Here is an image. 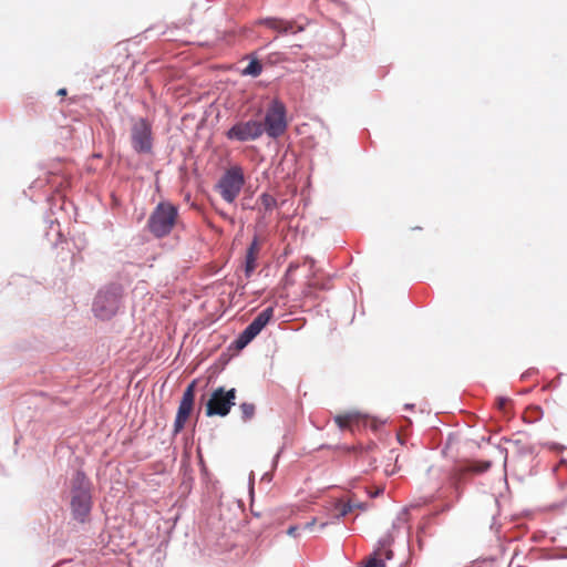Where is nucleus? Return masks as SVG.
<instances>
[{"label": "nucleus", "instance_id": "nucleus-2", "mask_svg": "<svg viewBox=\"0 0 567 567\" xmlns=\"http://www.w3.org/2000/svg\"><path fill=\"white\" fill-rule=\"evenodd\" d=\"M178 218V209L168 202L159 203L147 220V229L156 238H163L171 234Z\"/></svg>", "mask_w": 567, "mask_h": 567}, {"label": "nucleus", "instance_id": "nucleus-12", "mask_svg": "<svg viewBox=\"0 0 567 567\" xmlns=\"http://www.w3.org/2000/svg\"><path fill=\"white\" fill-rule=\"evenodd\" d=\"M489 467L491 462L488 461H474L466 465L455 467L450 476L451 485L454 487L455 492L460 494L461 483L466 474H481L489 470Z\"/></svg>", "mask_w": 567, "mask_h": 567}, {"label": "nucleus", "instance_id": "nucleus-21", "mask_svg": "<svg viewBox=\"0 0 567 567\" xmlns=\"http://www.w3.org/2000/svg\"><path fill=\"white\" fill-rule=\"evenodd\" d=\"M509 404H511V399H508V398L499 396L496 400L497 408L501 411H503L504 413H507V409H508Z\"/></svg>", "mask_w": 567, "mask_h": 567}, {"label": "nucleus", "instance_id": "nucleus-3", "mask_svg": "<svg viewBox=\"0 0 567 567\" xmlns=\"http://www.w3.org/2000/svg\"><path fill=\"white\" fill-rule=\"evenodd\" d=\"M245 185L244 171L239 165L230 166L218 181L216 188L227 203H234Z\"/></svg>", "mask_w": 567, "mask_h": 567}, {"label": "nucleus", "instance_id": "nucleus-7", "mask_svg": "<svg viewBox=\"0 0 567 567\" xmlns=\"http://www.w3.org/2000/svg\"><path fill=\"white\" fill-rule=\"evenodd\" d=\"M132 146L137 153H151L153 147L152 125L145 118L134 121L131 130Z\"/></svg>", "mask_w": 567, "mask_h": 567}, {"label": "nucleus", "instance_id": "nucleus-23", "mask_svg": "<svg viewBox=\"0 0 567 567\" xmlns=\"http://www.w3.org/2000/svg\"><path fill=\"white\" fill-rule=\"evenodd\" d=\"M316 518H313L311 522H308L307 524L303 525V528L305 529H311L315 525H316Z\"/></svg>", "mask_w": 567, "mask_h": 567}, {"label": "nucleus", "instance_id": "nucleus-13", "mask_svg": "<svg viewBox=\"0 0 567 567\" xmlns=\"http://www.w3.org/2000/svg\"><path fill=\"white\" fill-rule=\"evenodd\" d=\"M391 539L384 538L379 543V547L369 556L365 567H385V560L393 556L390 549Z\"/></svg>", "mask_w": 567, "mask_h": 567}, {"label": "nucleus", "instance_id": "nucleus-4", "mask_svg": "<svg viewBox=\"0 0 567 567\" xmlns=\"http://www.w3.org/2000/svg\"><path fill=\"white\" fill-rule=\"evenodd\" d=\"M264 132L272 138H277L285 134L288 123L286 120V106L279 100H274L265 116Z\"/></svg>", "mask_w": 567, "mask_h": 567}, {"label": "nucleus", "instance_id": "nucleus-1", "mask_svg": "<svg viewBox=\"0 0 567 567\" xmlns=\"http://www.w3.org/2000/svg\"><path fill=\"white\" fill-rule=\"evenodd\" d=\"M70 507L74 520L80 524L90 520L92 509L91 484L82 472H76L72 478Z\"/></svg>", "mask_w": 567, "mask_h": 567}, {"label": "nucleus", "instance_id": "nucleus-10", "mask_svg": "<svg viewBox=\"0 0 567 567\" xmlns=\"http://www.w3.org/2000/svg\"><path fill=\"white\" fill-rule=\"evenodd\" d=\"M264 133V125L259 121H247V122H239L231 126L228 132L226 133V136L229 140H236L240 142L245 141H254L260 137Z\"/></svg>", "mask_w": 567, "mask_h": 567}, {"label": "nucleus", "instance_id": "nucleus-19", "mask_svg": "<svg viewBox=\"0 0 567 567\" xmlns=\"http://www.w3.org/2000/svg\"><path fill=\"white\" fill-rule=\"evenodd\" d=\"M259 199L266 210H271L277 206L276 198L270 194L264 193Z\"/></svg>", "mask_w": 567, "mask_h": 567}, {"label": "nucleus", "instance_id": "nucleus-11", "mask_svg": "<svg viewBox=\"0 0 567 567\" xmlns=\"http://www.w3.org/2000/svg\"><path fill=\"white\" fill-rule=\"evenodd\" d=\"M195 384L193 381L184 391L174 422V434L179 433L187 422L194 406Z\"/></svg>", "mask_w": 567, "mask_h": 567}, {"label": "nucleus", "instance_id": "nucleus-8", "mask_svg": "<svg viewBox=\"0 0 567 567\" xmlns=\"http://www.w3.org/2000/svg\"><path fill=\"white\" fill-rule=\"evenodd\" d=\"M274 317V308L268 307L264 309L257 317L247 326L240 333L236 343L239 349L246 347L260 331L268 324Z\"/></svg>", "mask_w": 567, "mask_h": 567}, {"label": "nucleus", "instance_id": "nucleus-6", "mask_svg": "<svg viewBox=\"0 0 567 567\" xmlns=\"http://www.w3.org/2000/svg\"><path fill=\"white\" fill-rule=\"evenodd\" d=\"M236 389L226 391L224 388H217L210 395V399L206 403V415L207 416H226L231 406L235 405Z\"/></svg>", "mask_w": 567, "mask_h": 567}, {"label": "nucleus", "instance_id": "nucleus-20", "mask_svg": "<svg viewBox=\"0 0 567 567\" xmlns=\"http://www.w3.org/2000/svg\"><path fill=\"white\" fill-rule=\"evenodd\" d=\"M338 516H346L347 514L353 511V505L351 502L349 503H339L337 505Z\"/></svg>", "mask_w": 567, "mask_h": 567}, {"label": "nucleus", "instance_id": "nucleus-9", "mask_svg": "<svg viewBox=\"0 0 567 567\" xmlns=\"http://www.w3.org/2000/svg\"><path fill=\"white\" fill-rule=\"evenodd\" d=\"M274 317V308L268 307L264 309L257 317L247 326L240 333L236 343L239 349L246 347L260 331L268 324Z\"/></svg>", "mask_w": 567, "mask_h": 567}, {"label": "nucleus", "instance_id": "nucleus-16", "mask_svg": "<svg viewBox=\"0 0 567 567\" xmlns=\"http://www.w3.org/2000/svg\"><path fill=\"white\" fill-rule=\"evenodd\" d=\"M360 419H361V416L359 413L351 412V413L337 415L334 417V421L340 429L344 430V429H351L353 424H359Z\"/></svg>", "mask_w": 567, "mask_h": 567}, {"label": "nucleus", "instance_id": "nucleus-5", "mask_svg": "<svg viewBox=\"0 0 567 567\" xmlns=\"http://www.w3.org/2000/svg\"><path fill=\"white\" fill-rule=\"evenodd\" d=\"M121 292L117 288L100 291L93 302L95 316L102 320L112 318L118 310Z\"/></svg>", "mask_w": 567, "mask_h": 567}, {"label": "nucleus", "instance_id": "nucleus-25", "mask_svg": "<svg viewBox=\"0 0 567 567\" xmlns=\"http://www.w3.org/2000/svg\"><path fill=\"white\" fill-rule=\"evenodd\" d=\"M352 505H353V508H355V507H361V505H360V504H353V503H352Z\"/></svg>", "mask_w": 567, "mask_h": 567}, {"label": "nucleus", "instance_id": "nucleus-22", "mask_svg": "<svg viewBox=\"0 0 567 567\" xmlns=\"http://www.w3.org/2000/svg\"><path fill=\"white\" fill-rule=\"evenodd\" d=\"M299 527L298 526H290L287 530V534L289 536L296 537L298 535Z\"/></svg>", "mask_w": 567, "mask_h": 567}, {"label": "nucleus", "instance_id": "nucleus-17", "mask_svg": "<svg viewBox=\"0 0 567 567\" xmlns=\"http://www.w3.org/2000/svg\"><path fill=\"white\" fill-rule=\"evenodd\" d=\"M262 71V65L258 60H251L248 65L243 70L244 75L258 76Z\"/></svg>", "mask_w": 567, "mask_h": 567}, {"label": "nucleus", "instance_id": "nucleus-15", "mask_svg": "<svg viewBox=\"0 0 567 567\" xmlns=\"http://www.w3.org/2000/svg\"><path fill=\"white\" fill-rule=\"evenodd\" d=\"M264 24L280 33H297L302 30V28L298 27L293 21L279 18H267L264 20Z\"/></svg>", "mask_w": 567, "mask_h": 567}, {"label": "nucleus", "instance_id": "nucleus-18", "mask_svg": "<svg viewBox=\"0 0 567 567\" xmlns=\"http://www.w3.org/2000/svg\"><path fill=\"white\" fill-rule=\"evenodd\" d=\"M239 410L241 412L243 421L246 422L252 419V416L255 415L256 408L255 404L252 403L244 402L239 405Z\"/></svg>", "mask_w": 567, "mask_h": 567}, {"label": "nucleus", "instance_id": "nucleus-24", "mask_svg": "<svg viewBox=\"0 0 567 567\" xmlns=\"http://www.w3.org/2000/svg\"><path fill=\"white\" fill-rule=\"evenodd\" d=\"M58 95H61V96L66 95V89H64V87H63V89H60V90L58 91Z\"/></svg>", "mask_w": 567, "mask_h": 567}, {"label": "nucleus", "instance_id": "nucleus-14", "mask_svg": "<svg viewBox=\"0 0 567 567\" xmlns=\"http://www.w3.org/2000/svg\"><path fill=\"white\" fill-rule=\"evenodd\" d=\"M261 250V241L255 236L245 255L244 270L245 276L249 278L257 268V259Z\"/></svg>", "mask_w": 567, "mask_h": 567}]
</instances>
